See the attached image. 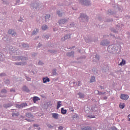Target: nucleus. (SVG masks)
<instances>
[{
  "label": "nucleus",
  "mask_w": 130,
  "mask_h": 130,
  "mask_svg": "<svg viewBox=\"0 0 130 130\" xmlns=\"http://www.w3.org/2000/svg\"><path fill=\"white\" fill-rule=\"evenodd\" d=\"M75 53V52L74 51H71V52H68L67 54H66V55L67 56H69V57H71V56H74V54Z\"/></svg>",
  "instance_id": "obj_18"
},
{
  "label": "nucleus",
  "mask_w": 130,
  "mask_h": 130,
  "mask_svg": "<svg viewBox=\"0 0 130 130\" xmlns=\"http://www.w3.org/2000/svg\"><path fill=\"white\" fill-rule=\"evenodd\" d=\"M95 92H97L98 95H103L105 94L106 92H103L102 91H99V90H95Z\"/></svg>",
  "instance_id": "obj_31"
},
{
  "label": "nucleus",
  "mask_w": 130,
  "mask_h": 130,
  "mask_svg": "<svg viewBox=\"0 0 130 130\" xmlns=\"http://www.w3.org/2000/svg\"><path fill=\"white\" fill-rule=\"evenodd\" d=\"M100 88L102 89H104V87L103 86H100Z\"/></svg>",
  "instance_id": "obj_60"
},
{
  "label": "nucleus",
  "mask_w": 130,
  "mask_h": 130,
  "mask_svg": "<svg viewBox=\"0 0 130 130\" xmlns=\"http://www.w3.org/2000/svg\"><path fill=\"white\" fill-rule=\"evenodd\" d=\"M58 129L59 130L63 129V127H62V126H60L59 127H58Z\"/></svg>",
  "instance_id": "obj_51"
},
{
  "label": "nucleus",
  "mask_w": 130,
  "mask_h": 130,
  "mask_svg": "<svg viewBox=\"0 0 130 130\" xmlns=\"http://www.w3.org/2000/svg\"><path fill=\"white\" fill-rule=\"evenodd\" d=\"M76 27V24L74 22H72L69 25H68V28H73Z\"/></svg>",
  "instance_id": "obj_19"
},
{
  "label": "nucleus",
  "mask_w": 130,
  "mask_h": 130,
  "mask_svg": "<svg viewBox=\"0 0 130 130\" xmlns=\"http://www.w3.org/2000/svg\"><path fill=\"white\" fill-rule=\"evenodd\" d=\"M120 30V27L118 26V25L116 26L115 28H112L111 29V31L113 32V33H118V31Z\"/></svg>",
  "instance_id": "obj_7"
},
{
  "label": "nucleus",
  "mask_w": 130,
  "mask_h": 130,
  "mask_svg": "<svg viewBox=\"0 0 130 130\" xmlns=\"http://www.w3.org/2000/svg\"><path fill=\"white\" fill-rule=\"evenodd\" d=\"M20 3V0H16V2L15 5H18V4H19Z\"/></svg>",
  "instance_id": "obj_53"
},
{
  "label": "nucleus",
  "mask_w": 130,
  "mask_h": 130,
  "mask_svg": "<svg viewBox=\"0 0 130 130\" xmlns=\"http://www.w3.org/2000/svg\"><path fill=\"white\" fill-rule=\"evenodd\" d=\"M48 52H50V53H56V52H57V50H48Z\"/></svg>",
  "instance_id": "obj_26"
},
{
  "label": "nucleus",
  "mask_w": 130,
  "mask_h": 130,
  "mask_svg": "<svg viewBox=\"0 0 130 130\" xmlns=\"http://www.w3.org/2000/svg\"><path fill=\"white\" fill-rule=\"evenodd\" d=\"M128 120L130 121V114L128 116Z\"/></svg>",
  "instance_id": "obj_63"
},
{
  "label": "nucleus",
  "mask_w": 130,
  "mask_h": 130,
  "mask_svg": "<svg viewBox=\"0 0 130 130\" xmlns=\"http://www.w3.org/2000/svg\"><path fill=\"white\" fill-rule=\"evenodd\" d=\"M95 58H96V60H99V55H96Z\"/></svg>",
  "instance_id": "obj_50"
},
{
  "label": "nucleus",
  "mask_w": 130,
  "mask_h": 130,
  "mask_svg": "<svg viewBox=\"0 0 130 130\" xmlns=\"http://www.w3.org/2000/svg\"><path fill=\"white\" fill-rule=\"evenodd\" d=\"M52 115L53 118H54L55 119H58V116H59V115L57 113H52Z\"/></svg>",
  "instance_id": "obj_16"
},
{
  "label": "nucleus",
  "mask_w": 130,
  "mask_h": 130,
  "mask_svg": "<svg viewBox=\"0 0 130 130\" xmlns=\"http://www.w3.org/2000/svg\"><path fill=\"white\" fill-rule=\"evenodd\" d=\"M43 37L45 38V39H48V38H49V35H44Z\"/></svg>",
  "instance_id": "obj_43"
},
{
  "label": "nucleus",
  "mask_w": 130,
  "mask_h": 130,
  "mask_svg": "<svg viewBox=\"0 0 130 130\" xmlns=\"http://www.w3.org/2000/svg\"><path fill=\"white\" fill-rule=\"evenodd\" d=\"M12 116H19L20 115V113H19V112H16L14 113H13L12 114Z\"/></svg>",
  "instance_id": "obj_28"
},
{
  "label": "nucleus",
  "mask_w": 130,
  "mask_h": 130,
  "mask_svg": "<svg viewBox=\"0 0 130 130\" xmlns=\"http://www.w3.org/2000/svg\"><path fill=\"white\" fill-rule=\"evenodd\" d=\"M14 64H16V66H24L26 64V62H16Z\"/></svg>",
  "instance_id": "obj_15"
},
{
  "label": "nucleus",
  "mask_w": 130,
  "mask_h": 130,
  "mask_svg": "<svg viewBox=\"0 0 130 130\" xmlns=\"http://www.w3.org/2000/svg\"><path fill=\"white\" fill-rule=\"evenodd\" d=\"M13 105V104H12L11 103L5 104L3 105V107H4V108L7 109V108H9V107H12Z\"/></svg>",
  "instance_id": "obj_12"
},
{
  "label": "nucleus",
  "mask_w": 130,
  "mask_h": 130,
  "mask_svg": "<svg viewBox=\"0 0 130 130\" xmlns=\"http://www.w3.org/2000/svg\"><path fill=\"white\" fill-rule=\"evenodd\" d=\"M121 99L122 100H127L128 98H129V96L127 94H121V96H120Z\"/></svg>",
  "instance_id": "obj_9"
},
{
  "label": "nucleus",
  "mask_w": 130,
  "mask_h": 130,
  "mask_svg": "<svg viewBox=\"0 0 130 130\" xmlns=\"http://www.w3.org/2000/svg\"><path fill=\"white\" fill-rule=\"evenodd\" d=\"M24 44V43H18V46H19V47H23V45Z\"/></svg>",
  "instance_id": "obj_41"
},
{
  "label": "nucleus",
  "mask_w": 130,
  "mask_h": 130,
  "mask_svg": "<svg viewBox=\"0 0 130 130\" xmlns=\"http://www.w3.org/2000/svg\"><path fill=\"white\" fill-rule=\"evenodd\" d=\"M52 73L53 76H57L58 74L56 73V69H53L52 71Z\"/></svg>",
  "instance_id": "obj_36"
},
{
  "label": "nucleus",
  "mask_w": 130,
  "mask_h": 130,
  "mask_svg": "<svg viewBox=\"0 0 130 130\" xmlns=\"http://www.w3.org/2000/svg\"><path fill=\"white\" fill-rule=\"evenodd\" d=\"M26 79L27 81H28L29 82H30L31 81V78H30L29 77H26Z\"/></svg>",
  "instance_id": "obj_49"
},
{
  "label": "nucleus",
  "mask_w": 130,
  "mask_h": 130,
  "mask_svg": "<svg viewBox=\"0 0 130 130\" xmlns=\"http://www.w3.org/2000/svg\"><path fill=\"white\" fill-rule=\"evenodd\" d=\"M5 84H6V85H9L10 84V80L9 79H7L5 81Z\"/></svg>",
  "instance_id": "obj_39"
},
{
  "label": "nucleus",
  "mask_w": 130,
  "mask_h": 130,
  "mask_svg": "<svg viewBox=\"0 0 130 130\" xmlns=\"http://www.w3.org/2000/svg\"><path fill=\"white\" fill-rule=\"evenodd\" d=\"M22 90L24 91L25 92H26V93H29L30 92V90H29V88L26 86L24 85L22 87Z\"/></svg>",
  "instance_id": "obj_13"
},
{
  "label": "nucleus",
  "mask_w": 130,
  "mask_h": 130,
  "mask_svg": "<svg viewBox=\"0 0 130 130\" xmlns=\"http://www.w3.org/2000/svg\"><path fill=\"white\" fill-rule=\"evenodd\" d=\"M38 32H39V30L37 28H35L32 31L31 35H36Z\"/></svg>",
  "instance_id": "obj_24"
},
{
  "label": "nucleus",
  "mask_w": 130,
  "mask_h": 130,
  "mask_svg": "<svg viewBox=\"0 0 130 130\" xmlns=\"http://www.w3.org/2000/svg\"><path fill=\"white\" fill-rule=\"evenodd\" d=\"M108 14H109V15H112L113 14V12L111 11V10H108Z\"/></svg>",
  "instance_id": "obj_44"
},
{
  "label": "nucleus",
  "mask_w": 130,
  "mask_h": 130,
  "mask_svg": "<svg viewBox=\"0 0 130 130\" xmlns=\"http://www.w3.org/2000/svg\"><path fill=\"white\" fill-rule=\"evenodd\" d=\"M80 19L82 21V22H88L89 17L86 14L81 13L80 16Z\"/></svg>",
  "instance_id": "obj_2"
},
{
  "label": "nucleus",
  "mask_w": 130,
  "mask_h": 130,
  "mask_svg": "<svg viewBox=\"0 0 130 130\" xmlns=\"http://www.w3.org/2000/svg\"><path fill=\"white\" fill-rule=\"evenodd\" d=\"M104 100H106V99H107V96H104Z\"/></svg>",
  "instance_id": "obj_62"
},
{
  "label": "nucleus",
  "mask_w": 130,
  "mask_h": 130,
  "mask_svg": "<svg viewBox=\"0 0 130 130\" xmlns=\"http://www.w3.org/2000/svg\"><path fill=\"white\" fill-rule=\"evenodd\" d=\"M112 21H113V19H109V20H108V22H112Z\"/></svg>",
  "instance_id": "obj_57"
},
{
  "label": "nucleus",
  "mask_w": 130,
  "mask_h": 130,
  "mask_svg": "<svg viewBox=\"0 0 130 130\" xmlns=\"http://www.w3.org/2000/svg\"><path fill=\"white\" fill-rule=\"evenodd\" d=\"M50 18V15L49 14L46 15L45 17V22H48V21H49Z\"/></svg>",
  "instance_id": "obj_21"
},
{
  "label": "nucleus",
  "mask_w": 130,
  "mask_h": 130,
  "mask_svg": "<svg viewBox=\"0 0 130 130\" xmlns=\"http://www.w3.org/2000/svg\"><path fill=\"white\" fill-rule=\"evenodd\" d=\"M125 64V60L122 59V61L119 64V66H124Z\"/></svg>",
  "instance_id": "obj_34"
},
{
  "label": "nucleus",
  "mask_w": 130,
  "mask_h": 130,
  "mask_svg": "<svg viewBox=\"0 0 130 130\" xmlns=\"http://www.w3.org/2000/svg\"><path fill=\"white\" fill-rule=\"evenodd\" d=\"M36 55H37V54L35 53H34L32 54V56H36Z\"/></svg>",
  "instance_id": "obj_55"
},
{
  "label": "nucleus",
  "mask_w": 130,
  "mask_h": 130,
  "mask_svg": "<svg viewBox=\"0 0 130 130\" xmlns=\"http://www.w3.org/2000/svg\"><path fill=\"white\" fill-rule=\"evenodd\" d=\"M43 83L45 84V83H47V82H50V79L48 77H45L43 78Z\"/></svg>",
  "instance_id": "obj_17"
},
{
  "label": "nucleus",
  "mask_w": 130,
  "mask_h": 130,
  "mask_svg": "<svg viewBox=\"0 0 130 130\" xmlns=\"http://www.w3.org/2000/svg\"><path fill=\"white\" fill-rule=\"evenodd\" d=\"M25 116L28 118H33V115H32L31 113H26L25 114Z\"/></svg>",
  "instance_id": "obj_20"
},
{
  "label": "nucleus",
  "mask_w": 130,
  "mask_h": 130,
  "mask_svg": "<svg viewBox=\"0 0 130 130\" xmlns=\"http://www.w3.org/2000/svg\"><path fill=\"white\" fill-rule=\"evenodd\" d=\"M81 130H92V129L90 126H87L82 127Z\"/></svg>",
  "instance_id": "obj_25"
},
{
  "label": "nucleus",
  "mask_w": 130,
  "mask_h": 130,
  "mask_svg": "<svg viewBox=\"0 0 130 130\" xmlns=\"http://www.w3.org/2000/svg\"><path fill=\"white\" fill-rule=\"evenodd\" d=\"M61 101H58V102H57V109H58L60 107V106H61Z\"/></svg>",
  "instance_id": "obj_33"
},
{
  "label": "nucleus",
  "mask_w": 130,
  "mask_h": 130,
  "mask_svg": "<svg viewBox=\"0 0 130 130\" xmlns=\"http://www.w3.org/2000/svg\"><path fill=\"white\" fill-rule=\"evenodd\" d=\"M8 33L12 36H15L16 35V32L12 29H9L8 31Z\"/></svg>",
  "instance_id": "obj_14"
},
{
  "label": "nucleus",
  "mask_w": 130,
  "mask_h": 130,
  "mask_svg": "<svg viewBox=\"0 0 130 130\" xmlns=\"http://www.w3.org/2000/svg\"><path fill=\"white\" fill-rule=\"evenodd\" d=\"M78 86H81V82L80 81H78Z\"/></svg>",
  "instance_id": "obj_58"
},
{
  "label": "nucleus",
  "mask_w": 130,
  "mask_h": 130,
  "mask_svg": "<svg viewBox=\"0 0 130 130\" xmlns=\"http://www.w3.org/2000/svg\"><path fill=\"white\" fill-rule=\"evenodd\" d=\"M30 7L34 9V10H36L39 7V4L38 3H32L30 4Z\"/></svg>",
  "instance_id": "obj_10"
},
{
  "label": "nucleus",
  "mask_w": 130,
  "mask_h": 130,
  "mask_svg": "<svg viewBox=\"0 0 130 130\" xmlns=\"http://www.w3.org/2000/svg\"><path fill=\"white\" fill-rule=\"evenodd\" d=\"M25 119V120H27V121H32V120H30V119Z\"/></svg>",
  "instance_id": "obj_59"
},
{
  "label": "nucleus",
  "mask_w": 130,
  "mask_h": 130,
  "mask_svg": "<svg viewBox=\"0 0 130 130\" xmlns=\"http://www.w3.org/2000/svg\"><path fill=\"white\" fill-rule=\"evenodd\" d=\"M8 91L6 90V89H3L2 90V93H4V94H6V93H7Z\"/></svg>",
  "instance_id": "obj_42"
},
{
  "label": "nucleus",
  "mask_w": 130,
  "mask_h": 130,
  "mask_svg": "<svg viewBox=\"0 0 130 130\" xmlns=\"http://www.w3.org/2000/svg\"><path fill=\"white\" fill-rule=\"evenodd\" d=\"M22 47L25 49H29V45H28V44H25L23 43Z\"/></svg>",
  "instance_id": "obj_27"
},
{
  "label": "nucleus",
  "mask_w": 130,
  "mask_h": 130,
  "mask_svg": "<svg viewBox=\"0 0 130 130\" xmlns=\"http://www.w3.org/2000/svg\"><path fill=\"white\" fill-rule=\"evenodd\" d=\"M69 19L68 18V19H63L60 20L58 21L59 24L60 25H62V24H65L66 23H67V22H68V20Z\"/></svg>",
  "instance_id": "obj_11"
},
{
  "label": "nucleus",
  "mask_w": 130,
  "mask_h": 130,
  "mask_svg": "<svg viewBox=\"0 0 130 130\" xmlns=\"http://www.w3.org/2000/svg\"><path fill=\"white\" fill-rule=\"evenodd\" d=\"M87 117H89L90 118H94L95 116L92 115H89Z\"/></svg>",
  "instance_id": "obj_45"
},
{
  "label": "nucleus",
  "mask_w": 130,
  "mask_h": 130,
  "mask_svg": "<svg viewBox=\"0 0 130 130\" xmlns=\"http://www.w3.org/2000/svg\"><path fill=\"white\" fill-rule=\"evenodd\" d=\"M15 60H28V57H27L17 56H15Z\"/></svg>",
  "instance_id": "obj_5"
},
{
  "label": "nucleus",
  "mask_w": 130,
  "mask_h": 130,
  "mask_svg": "<svg viewBox=\"0 0 130 130\" xmlns=\"http://www.w3.org/2000/svg\"><path fill=\"white\" fill-rule=\"evenodd\" d=\"M38 64L39 66H43V64H44V63H43V62H42V61L40 60L38 62Z\"/></svg>",
  "instance_id": "obj_38"
},
{
  "label": "nucleus",
  "mask_w": 130,
  "mask_h": 130,
  "mask_svg": "<svg viewBox=\"0 0 130 130\" xmlns=\"http://www.w3.org/2000/svg\"><path fill=\"white\" fill-rule=\"evenodd\" d=\"M47 126L49 128H52V127H53V126H52L50 124H48Z\"/></svg>",
  "instance_id": "obj_46"
},
{
  "label": "nucleus",
  "mask_w": 130,
  "mask_h": 130,
  "mask_svg": "<svg viewBox=\"0 0 130 130\" xmlns=\"http://www.w3.org/2000/svg\"><path fill=\"white\" fill-rule=\"evenodd\" d=\"M48 28V26L47 25L44 24L42 26V30H47Z\"/></svg>",
  "instance_id": "obj_29"
},
{
  "label": "nucleus",
  "mask_w": 130,
  "mask_h": 130,
  "mask_svg": "<svg viewBox=\"0 0 130 130\" xmlns=\"http://www.w3.org/2000/svg\"><path fill=\"white\" fill-rule=\"evenodd\" d=\"M93 40H92L91 38H85V42L87 43H90V42H92Z\"/></svg>",
  "instance_id": "obj_22"
},
{
  "label": "nucleus",
  "mask_w": 130,
  "mask_h": 130,
  "mask_svg": "<svg viewBox=\"0 0 130 130\" xmlns=\"http://www.w3.org/2000/svg\"><path fill=\"white\" fill-rule=\"evenodd\" d=\"M61 113L62 114H66L67 113V110H64L63 108L61 109Z\"/></svg>",
  "instance_id": "obj_32"
},
{
  "label": "nucleus",
  "mask_w": 130,
  "mask_h": 130,
  "mask_svg": "<svg viewBox=\"0 0 130 130\" xmlns=\"http://www.w3.org/2000/svg\"><path fill=\"white\" fill-rule=\"evenodd\" d=\"M110 42L109 41L107 40H104L101 41V45H102L103 46H107L108 45H109Z\"/></svg>",
  "instance_id": "obj_6"
},
{
  "label": "nucleus",
  "mask_w": 130,
  "mask_h": 130,
  "mask_svg": "<svg viewBox=\"0 0 130 130\" xmlns=\"http://www.w3.org/2000/svg\"><path fill=\"white\" fill-rule=\"evenodd\" d=\"M53 30H54V31H56V28H54V29H53Z\"/></svg>",
  "instance_id": "obj_64"
},
{
  "label": "nucleus",
  "mask_w": 130,
  "mask_h": 130,
  "mask_svg": "<svg viewBox=\"0 0 130 130\" xmlns=\"http://www.w3.org/2000/svg\"><path fill=\"white\" fill-rule=\"evenodd\" d=\"M120 108H121V109H123L124 108V104H120Z\"/></svg>",
  "instance_id": "obj_40"
},
{
  "label": "nucleus",
  "mask_w": 130,
  "mask_h": 130,
  "mask_svg": "<svg viewBox=\"0 0 130 130\" xmlns=\"http://www.w3.org/2000/svg\"><path fill=\"white\" fill-rule=\"evenodd\" d=\"M32 100L34 103H36V101H38V100H39V98L37 96H34L32 99Z\"/></svg>",
  "instance_id": "obj_30"
},
{
  "label": "nucleus",
  "mask_w": 130,
  "mask_h": 130,
  "mask_svg": "<svg viewBox=\"0 0 130 130\" xmlns=\"http://www.w3.org/2000/svg\"><path fill=\"white\" fill-rule=\"evenodd\" d=\"M2 58H3V54L0 53V60H2Z\"/></svg>",
  "instance_id": "obj_54"
},
{
  "label": "nucleus",
  "mask_w": 130,
  "mask_h": 130,
  "mask_svg": "<svg viewBox=\"0 0 130 130\" xmlns=\"http://www.w3.org/2000/svg\"><path fill=\"white\" fill-rule=\"evenodd\" d=\"M68 39H71V34L64 35L61 38V41H66Z\"/></svg>",
  "instance_id": "obj_8"
},
{
  "label": "nucleus",
  "mask_w": 130,
  "mask_h": 130,
  "mask_svg": "<svg viewBox=\"0 0 130 130\" xmlns=\"http://www.w3.org/2000/svg\"><path fill=\"white\" fill-rule=\"evenodd\" d=\"M94 82H95V77L92 76L90 80V83H93Z\"/></svg>",
  "instance_id": "obj_35"
},
{
  "label": "nucleus",
  "mask_w": 130,
  "mask_h": 130,
  "mask_svg": "<svg viewBox=\"0 0 130 130\" xmlns=\"http://www.w3.org/2000/svg\"><path fill=\"white\" fill-rule=\"evenodd\" d=\"M64 6H70V2L67 1L66 2H65V5Z\"/></svg>",
  "instance_id": "obj_47"
},
{
  "label": "nucleus",
  "mask_w": 130,
  "mask_h": 130,
  "mask_svg": "<svg viewBox=\"0 0 130 130\" xmlns=\"http://www.w3.org/2000/svg\"><path fill=\"white\" fill-rule=\"evenodd\" d=\"M79 2L81 5H83L86 7L91 6V2H90V1L89 0H79Z\"/></svg>",
  "instance_id": "obj_3"
},
{
  "label": "nucleus",
  "mask_w": 130,
  "mask_h": 130,
  "mask_svg": "<svg viewBox=\"0 0 130 130\" xmlns=\"http://www.w3.org/2000/svg\"><path fill=\"white\" fill-rule=\"evenodd\" d=\"M34 127H38L39 126V125H38L37 124H34Z\"/></svg>",
  "instance_id": "obj_52"
},
{
  "label": "nucleus",
  "mask_w": 130,
  "mask_h": 130,
  "mask_svg": "<svg viewBox=\"0 0 130 130\" xmlns=\"http://www.w3.org/2000/svg\"><path fill=\"white\" fill-rule=\"evenodd\" d=\"M26 106H28V104L26 103L21 104H17L15 105L16 108H18L19 109H22V108H24V107H26Z\"/></svg>",
  "instance_id": "obj_4"
},
{
  "label": "nucleus",
  "mask_w": 130,
  "mask_h": 130,
  "mask_svg": "<svg viewBox=\"0 0 130 130\" xmlns=\"http://www.w3.org/2000/svg\"><path fill=\"white\" fill-rule=\"evenodd\" d=\"M57 15L59 16V17H62V13L60 12V11H58L57 12Z\"/></svg>",
  "instance_id": "obj_37"
},
{
  "label": "nucleus",
  "mask_w": 130,
  "mask_h": 130,
  "mask_svg": "<svg viewBox=\"0 0 130 130\" xmlns=\"http://www.w3.org/2000/svg\"><path fill=\"white\" fill-rule=\"evenodd\" d=\"M75 47H76V46H73L72 47L70 48V49H73V48H75Z\"/></svg>",
  "instance_id": "obj_61"
},
{
  "label": "nucleus",
  "mask_w": 130,
  "mask_h": 130,
  "mask_svg": "<svg viewBox=\"0 0 130 130\" xmlns=\"http://www.w3.org/2000/svg\"><path fill=\"white\" fill-rule=\"evenodd\" d=\"M118 49V48H117L116 45H111L108 47V51L109 52H110V53H115L117 52Z\"/></svg>",
  "instance_id": "obj_1"
},
{
  "label": "nucleus",
  "mask_w": 130,
  "mask_h": 130,
  "mask_svg": "<svg viewBox=\"0 0 130 130\" xmlns=\"http://www.w3.org/2000/svg\"><path fill=\"white\" fill-rule=\"evenodd\" d=\"M77 94L79 95V98H81V99L85 98V94L82 92H78Z\"/></svg>",
  "instance_id": "obj_23"
},
{
  "label": "nucleus",
  "mask_w": 130,
  "mask_h": 130,
  "mask_svg": "<svg viewBox=\"0 0 130 130\" xmlns=\"http://www.w3.org/2000/svg\"><path fill=\"white\" fill-rule=\"evenodd\" d=\"M5 76H6L5 73H1V74H0V77H5Z\"/></svg>",
  "instance_id": "obj_48"
},
{
  "label": "nucleus",
  "mask_w": 130,
  "mask_h": 130,
  "mask_svg": "<svg viewBox=\"0 0 130 130\" xmlns=\"http://www.w3.org/2000/svg\"><path fill=\"white\" fill-rule=\"evenodd\" d=\"M41 46H42V44L39 43L38 46V47H41Z\"/></svg>",
  "instance_id": "obj_56"
}]
</instances>
